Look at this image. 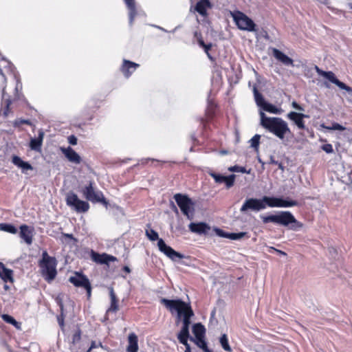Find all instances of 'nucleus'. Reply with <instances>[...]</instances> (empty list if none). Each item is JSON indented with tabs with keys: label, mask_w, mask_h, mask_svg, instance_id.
Wrapping results in <instances>:
<instances>
[{
	"label": "nucleus",
	"mask_w": 352,
	"mask_h": 352,
	"mask_svg": "<svg viewBox=\"0 0 352 352\" xmlns=\"http://www.w3.org/2000/svg\"><path fill=\"white\" fill-rule=\"evenodd\" d=\"M261 136L258 134H256L254 135L251 140H250L251 146L254 148L257 149L259 145V140H260Z\"/></svg>",
	"instance_id": "40"
},
{
	"label": "nucleus",
	"mask_w": 352,
	"mask_h": 352,
	"mask_svg": "<svg viewBox=\"0 0 352 352\" xmlns=\"http://www.w3.org/2000/svg\"><path fill=\"white\" fill-rule=\"evenodd\" d=\"M68 142L72 145H76L77 144V138L74 135H70L68 138Z\"/></svg>",
	"instance_id": "48"
},
{
	"label": "nucleus",
	"mask_w": 352,
	"mask_h": 352,
	"mask_svg": "<svg viewBox=\"0 0 352 352\" xmlns=\"http://www.w3.org/2000/svg\"><path fill=\"white\" fill-rule=\"evenodd\" d=\"M179 333L183 334V335L190 336V334H189V326L183 325L182 328V329H181V331H179Z\"/></svg>",
	"instance_id": "46"
},
{
	"label": "nucleus",
	"mask_w": 352,
	"mask_h": 352,
	"mask_svg": "<svg viewBox=\"0 0 352 352\" xmlns=\"http://www.w3.org/2000/svg\"><path fill=\"white\" fill-rule=\"evenodd\" d=\"M314 69L318 73V75L323 76L324 78L328 79L332 83L336 85L340 89L345 90L349 94L352 95V88L349 86L346 85L344 82L339 80L335 76L334 73L332 72H324L320 69L317 65L314 66Z\"/></svg>",
	"instance_id": "10"
},
{
	"label": "nucleus",
	"mask_w": 352,
	"mask_h": 352,
	"mask_svg": "<svg viewBox=\"0 0 352 352\" xmlns=\"http://www.w3.org/2000/svg\"><path fill=\"white\" fill-rule=\"evenodd\" d=\"M262 201L265 206V208H266L267 206L271 208H288L298 205V202L296 201L285 200L281 198L267 196H264L262 198Z\"/></svg>",
	"instance_id": "9"
},
{
	"label": "nucleus",
	"mask_w": 352,
	"mask_h": 352,
	"mask_svg": "<svg viewBox=\"0 0 352 352\" xmlns=\"http://www.w3.org/2000/svg\"><path fill=\"white\" fill-rule=\"evenodd\" d=\"M261 125L280 140H283L287 134L291 133L287 122L278 117H267L263 111H260Z\"/></svg>",
	"instance_id": "1"
},
{
	"label": "nucleus",
	"mask_w": 352,
	"mask_h": 352,
	"mask_svg": "<svg viewBox=\"0 0 352 352\" xmlns=\"http://www.w3.org/2000/svg\"><path fill=\"white\" fill-rule=\"evenodd\" d=\"M230 15L239 29L248 32L256 31V24L244 13L236 10L231 12Z\"/></svg>",
	"instance_id": "6"
},
{
	"label": "nucleus",
	"mask_w": 352,
	"mask_h": 352,
	"mask_svg": "<svg viewBox=\"0 0 352 352\" xmlns=\"http://www.w3.org/2000/svg\"><path fill=\"white\" fill-rule=\"evenodd\" d=\"M69 281L76 287L85 288L87 291V296L90 297L91 287L86 276L79 272H75L74 276L69 277Z\"/></svg>",
	"instance_id": "11"
},
{
	"label": "nucleus",
	"mask_w": 352,
	"mask_h": 352,
	"mask_svg": "<svg viewBox=\"0 0 352 352\" xmlns=\"http://www.w3.org/2000/svg\"><path fill=\"white\" fill-rule=\"evenodd\" d=\"M321 3H327V0H319Z\"/></svg>",
	"instance_id": "61"
},
{
	"label": "nucleus",
	"mask_w": 352,
	"mask_h": 352,
	"mask_svg": "<svg viewBox=\"0 0 352 352\" xmlns=\"http://www.w3.org/2000/svg\"><path fill=\"white\" fill-rule=\"evenodd\" d=\"M188 228L190 232L198 234H207L210 230V226L204 222L190 223Z\"/></svg>",
	"instance_id": "18"
},
{
	"label": "nucleus",
	"mask_w": 352,
	"mask_h": 352,
	"mask_svg": "<svg viewBox=\"0 0 352 352\" xmlns=\"http://www.w3.org/2000/svg\"><path fill=\"white\" fill-rule=\"evenodd\" d=\"M6 74H12L14 78H16V76L14 71V67L12 63L0 55V74L3 77L4 81L6 80Z\"/></svg>",
	"instance_id": "14"
},
{
	"label": "nucleus",
	"mask_w": 352,
	"mask_h": 352,
	"mask_svg": "<svg viewBox=\"0 0 352 352\" xmlns=\"http://www.w3.org/2000/svg\"><path fill=\"white\" fill-rule=\"evenodd\" d=\"M4 289H5V290H8L10 289V287L8 285H4Z\"/></svg>",
	"instance_id": "59"
},
{
	"label": "nucleus",
	"mask_w": 352,
	"mask_h": 352,
	"mask_svg": "<svg viewBox=\"0 0 352 352\" xmlns=\"http://www.w3.org/2000/svg\"><path fill=\"white\" fill-rule=\"evenodd\" d=\"M228 170L230 172L242 173H247V174H250L251 172V169L247 170L245 167L239 166L237 165L229 167Z\"/></svg>",
	"instance_id": "39"
},
{
	"label": "nucleus",
	"mask_w": 352,
	"mask_h": 352,
	"mask_svg": "<svg viewBox=\"0 0 352 352\" xmlns=\"http://www.w3.org/2000/svg\"><path fill=\"white\" fill-rule=\"evenodd\" d=\"M190 340L194 341L196 344L204 352H213L208 348L207 343L204 340V338H199L194 339L193 338H190Z\"/></svg>",
	"instance_id": "33"
},
{
	"label": "nucleus",
	"mask_w": 352,
	"mask_h": 352,
	"mask_svg": "<svg viewBox=\"0 0 352 352\" xmlns=\"http://www.w3.org/2000/svg\"><path fill=\"white\" fill-rule=\"evenodd\" d=\"M123 270L124 272H126L127 273H129L131 272V270L128 266H124Z\"/></svg>",
	"instance_id": "56"
},
{
	"label": "nucleus",
	"mask_w": 352,
	"mask_h": 352,
	"mask_svg": "<svg viewBox=\"0 0 352 352\" xmlns=\"http://www.w3.org/2000/svg\"><path fill=\"white\" fill-rule=\"evenodd\" d=\"M307 117L308 116L305 114L296 113L294 111H291L287 114V118L294 121L296 126L301 129H304L305 128L303 118Z\"/></svg>",
	"instance_id": "22"
},
{
	"label": "nucleus",
	"mask_w": 352,
	"mask_h": 352,
	"mask_svg": "<svg viewBox=\"0 0 352 352\" xmlns=\"http://www.w3.org/2000/svg\"><path fill=\"white\" fill-rule=\"evenodd\" d=\"M156 28H159L160 30H162V31H164L166 32V30L163 28H161V27H159V26H155Z\"/></svg>",
	"instance_id": "60"
},
{
	"label": "nucleus",
	"mask_w": 352,
	"mask_h": 352,
	"mask_svg": "<svg viewBox=\"0 0 352 352\" xmlns=\"http://www.w3.org/2000/svg\"><path fill=\"white\" fill-rule=\"evenodd\" d=\"M261 218L264 223L272 222L287 227L292 230H297L302 226L289 211H281L276 214L269 216H261Z\"/></svg>",
	"instance_id": "3"
},
{
	"label": "nucleus",
	"mask_w": 352,
	"mask_h": 352,
	"mask_svg": "<svg viewBox=\"0 0 352 352\" xmlns=\"http://www.w3.org/2000/svg\"><path fill=\"white\" fill-rule=\"evenodd\" d=\"M272 54L276 59L287 66H293V60L276 48H272Z\"/></svg>",
	"instance_id": "24"
},
{
	"label": "nucleus",
	"mask_w": 352,
	"mask_h": 352,
	"mask_svg": "<svg viewBox=\"0 0 352 352\" xmlns=\"http://www.w3.org/2000/svg\"><path fill=\"white\" fill-rule=\"evenodd\" d=\"M91 258L94 261L100 264H107L108 265L109 262L115 261L117 258L113 256L107 254H100L98 253L92 252Z\"/></svg>",
	"instance_id": "20"
},
{
	"label": "nucleus",
	"mask_w": 352,
	"mask_h": 352,
	"mask_svg": "<svg viewBox=\"0 0 352 352\" xmlns=\"http://www.w3.org/2000/svg\"><path fill=\"white\" fill-rule=\"evenodd\" d=\"M189 336H190L178 333L177 338L181 344H182L184 345H187L188 339Z\"/></svg>",
	"instance_id": "42"
},
{
	"label": "nucleus",
	"mask_w": 352,
	"mask_h": 352,
	"mask_svg": "<svg viewBox=\"0 0 352 352\" xmlns=\"http://www.w3.org/2000/svg\"><path fill=\"white\" fill-rule=\"evenodd\" d=\"M57 261L55 257L50 256L46 251L42 253V258L39 261L41 274L48 282L52 281L56 274Z\"/></svg>",
	"instance_id": "4"
},
{
	"label": "nucleus",
	"mask_w": 352,
	"mask_h": 352,
	"mask_svg": "<svg viewBox=\"0 0 352 352\" xmlns=\"http://www.w3.org/2000/svg\"><path fill=\"white\" fill-rule=\"evenodd\" d=\"M92 346H91L87 352H89L91 350Z\"/></svg>",
	"instance_id": "64"
},
{
	"label": "nucleus",
	"mask_w": 352,
	"mask_h": 352,
	"mask_svg": "<svg viewBox=\"0 0 352 352\" xmlns=\"http://www.w3.org/2000/svg\"><path fill=\"white\" fill-rule=\"evenodd\" d=\"M0 277L5 283H13V271L6 267L5 265L0 262Z\"/></svg>",
	"instance_id": "26"
},
{
	"label": "nucleus",
	"mask_w": 352,
	"mask_h": 352,
	"mask_svg": "<svg viewBox=\"0 0 352 352\" xmlns=\"http://www.w3.org/2000/svg\"><path fill=\"white\" fill-rule=\"evenodd\" d=\"M65 201L67 205L76 212H86L89 209V203L85 201L80 200L78 195L74 192H69L67 194Z\"/></svg>",
	"instance_id": "7"
},
{
	"label": "nucleus",
	"mask_w": 352,
	"mask_h": 352,
	"mask_svg": "<svg viewBox=\"0 0 352 352\" xmlns=\"http://www.w3.org/2000/svg\"><path fill=\"white\" fill-rule=\"evenodd\" d=\"M206 329L201 323H196L192 327V333L195 336V338H204Z\"/></svg>",
	"instance_id": "31"
},
{
	"label": "nucleus",
	"mask_w": 352,
	"mask_h": 352,
	"mask_svg": "<svg viewBox=\"0 0 352 352\" xmlns=\"http://www.w3.org/2000/svg\"><path fill=\"white\" fill-rule=\"evenodd\" d=\"M174 199L179 207L182 213L186 216L188 219H192L193 217V202L185 195L180 193L175 194Z\"/></svg>",
	"instance_id": "8"
},
{
	"label": "nucleus",
	"mask_w": 352,
	"mask_h": 352,
	"mask_svg": "<svg viewBox=\"0 0 352 352\" xmlns=\"http://www.w3.org/2000/svg\"><path fill=\"white\" fill-rule=\"evenodd\" d=\"M327 129L329 130L344 131L345 127L338 123L334 122L331 126H327Z\"/></svg>",
	"instance_id": "41"
},
{
	"label": "nucleus",
	"mask_w": 352,
	"mask_h": 352,
	"mask_svg": "<svg viewBox=\"0 0 352 352\" xmlns=\"http://www.w3.org/2000/svg\"><path fill=\"white\" fill-rule=\"evenodd\" d=\"M199 45H200V46H201L202 47L206 45V44L204 43V42L202 40H199Z\"/></svg>",
	"instance_id": "57"
},
{
	"label": "nucleus",
	"mask_w": 352,
	"mask_h": 352,
	"mask_svg": "<svg viewBox=\"0 0 352 352\" xmlns=\"http://www.w3.org/2000/svg\"><path fill=\"white\" fill-rule=\"evenodd\" d=\"M184 346H186L185 352H191L190 346L188 344V343L187 344V345H184Z\"/></svg>",
	"instance_id": "54"
},
{
	"label": "nucleus",
	"mask_w": 352,
	"mask_h": 352,
	"mask_svg": "<svg viewBox=\"0 0 352 352\" xmlns=\"http://www.w3.org/2000/svg\"><path fill=\"white\" fill-rule=\"evenodd\" d=\"M146 235L149 240L154 241L157 240L159 250L173 261L182 259L184 257L181 253L176 252L171 247L167 245L162 239H159L158 233L153 229L146 230Z\"/></svg>",
	"instance_id": "5"
},
{
	"label": "nucleus",
	"mask_w": 352,
	"mask_h": 352,
	"mask_svg": "<svg viewBox=\"0 0 352 352\" xmlns=\"http://www.w3.org/2000/svg\"><path fill=\"white\" fill-rule=\"evenodd\" d=\"M274 250H276V251L279 254H280V255H284V256H285V255H286V253H285V252H283V251H281V250H276V249H274Z\"/></svg>",
	"instance_id": "55"
},
{
	"label": "nucleus",
	"mask_w": 352,
	"mask_h": 352,
	"mask_svg": "<svg viewBox=\"0 0 352 352\" xmlns=\"http://www.w3.org/2000/svg\"><path fill=\"white\" fill-rule=\"evenodd\" d=\"M278 166H279V168L283 169V166H282L281 164H279Z\"/></svg>",
	"instance_id": "63"
},
{
	"label": "nucleus",
	"mask_w": 352,
	"mask_h": 352,
	"mask_svg": "<svg viewBox=\"0 0 352 352\" xmlns=\"http://www.w3.org/2000/svg\"><path fill=\"white\" fill-rule=\"evenodd\" d=\"M210 6L208 0H200L195 6V10L202 16H205L207 13V8Z\"/></svg>",
	"instance_id": "29"
},
{
	"label": "nucleus",
	"mask_w": 352,
	"mask_h": 352,
	"mask_svg": "<svg viewBox=\"0 0 352 352\" xmlns=\"http://www.w3.org/2000/svg\"><path fill=\"white\" fill-rule=\"evenodd\" d=\"M0 230L11 234L17 232V229L13 225L8 223H0Z\"/></svg>",
	"instance_id": "37"
},
{
	"label": "nucleus",
	"mask_w": 352,
	"mask_h": 352,
	"mask_svg": "<svg viewBox=\"0 0 352 352\" xmlns=\"http://www.w3.org/2000/svg\"><path fill=\"white\" fill-rule=\"evenodd\" d=\"M261 108L263 109V110L271 113L277 114L280 113V111L277 107L267 102H265V104H263Z\"/></svg>",
	"instance_id": "35"
},
{
	"label": "nucleus",
	"mask_w": 352,
	"mask_h": 352,
	"mask_svg": "<svg viewBox=\"0 0 352 352\" xmlns=\"http://www.w3.org/2000/svg\"><path fill=\"white\" fill-rule=\"evenodd\" d=\"M348 6L351 9H352V3H349Z\"/></svg>",
	"instance_id": "62"
},
{
	"label": "nucleus",
	"mask_w": 352,
	"mask_h": 352,
	"mask_svg": "<svg viewBox=\"0 0 352 352\" xmlns=\"http://www.w3.org/2000/svg\"><path fill=\"white\" fill-rule=\"evenodd\" d=\"M212 47V45L211 44H208V45H205L203 47L204 49V51L207 54V56H208L209 58L212 59V57L210 56V54H209V50H210Z\"/></svg>",
	"instance_id": "49"
},
{
	"label": "nucleus",
	"mask_w": 352,
	"mask_h": 352,
	"mask_svg": "<svg viewBox=\"0 0 352 352\" xmlns=\"http://www.w3.org/2000/svg\"><path fill=\"white\" fill-rule=\"evenodd\" d=\"M44 132L42 129L38 131V137L31 138L30 142V148L31 150L34 151L36 152H41L43 141L44 138Z\"/></svg>",
	"instance_id": "19"
},
{
	"label": "nucleus",
	"mask_w": 352,
	"mask_h": 352,
	"mask_svg": "<svg viewBox=\"0 0 352 352\" xmlns=\"http://www.w3.org/2000/svg\"><path fill=\"white\" fill-rule=\"evenodd\" d=\"M32 232L33 228H30L27 225L24 224L20 226V236L28 245L32 243Z\"/></svg>",
	"instance_id": "25"
},
{
	"label": "nucleus",
	"mask_w": 352,
	"mask_h": 352,
	"mask_svg": "<svg viewBox=\"0 0 352 352\" xmlns=\"http://www.w3.org/2000/svg\"><path fill=\"white\" fill-rule=\"evenodd\" d=\"M111 306L108 309L107 312H116L118 310V300L113 288L110 289Z\"/></svg>",
	"instance_id": "32"
},
{
	"label": "nucleus",
	"mask_w": 352,
	"mask_h": 352,
	"mask_svg": "<svg viewBox=\"0 0 352 352\" xmlns=\"http://www.w3.org/2000/svg\"><path fill=\"white\" fill-rule=\"evenodd\" d=\"M100 200L98 201V203H102L106 208L108 207V201L106 200V199L104 197L103 194L101 196V198L99 199Z\"/></svg>",
	"instance_id": "51"
},
{
	"label": "nucleus",
	"mask_w": 352,
	"mask_h": 352,
	"mask_svg": "<svg viewBox=\"0 0 352 352\" xmlns=\"http://www.w3.org/2000/svg\"><path fill=\"white\" fill-rule=\"evenodd\" d=\"M140 66L139 64L124 59L121 71L126 78H129Z\"/></svg>",
	"instance_id": "17"
},
{
	"label": "nucleus",
	"mask_w": 352,
	"mask_h": 352,
	"mask_svg": "<svg viewBox=\"0 0 352 352\" xmlns=\"http://www.w3.org/2000/svg\"><path fill=\"white\" fill-rule=\"evenodd\" d=\"M263 209H265V206L262 201V199L250 198L245 201L240 208V212H245L248 210L260 211Z\"/></svg>",
	"instance_id": "13"
},
{
	"label": "nucleus",
	"mask_w": 352,
	"mask_h": 352,
	"mask_svg": "<svg viewBox=\"0 0 352 352\" xmlns=\"http://www.w3.org/2000/svg\"><path fill=\"white\" fill-rule=\"evenodd\" d=\"M80 340V331H78L73 336L72 342L75 343Z\"/></svg>",
	"instance_id": "47"
},
{
	"label": "nucleus",
	"mask_w": 352,
	"mask_h": 352,
	"mask_svg": "<svg viewBox=\"0 0 352 352\" xmlns=\"http://www.w3.org/2000/svg\"><path fill=\"white\" fill-rule=\"evenodd\" d=\"M209 175L214 179L215 182L221 184L224 182L227 188H231L234 183L235 175H230L229 176H223L217 174L214 172H210Z\"/></svg>",
	"instance_id": "15"
},
{
	"label": "nucleus",
	"mask_w": 352,
	"mask_h": 352,
	"mask_svg": "<svg viewBox=\"0 0 352 352\" xmlns=\"http://www.w3.org/2000/svg\"><path fill=\"white\" fill-rule=\"evenodd\" d=\"M19 123L20 124H28V125L32 124L31 122L29 120H23V119L20 120Z\"/></svg>",
	"instance_id": "53"
},
{
	"label": "nucleus",
	"mask_w": 352,
	"mask_h": 352,
	"mask_svg": "<svg viewBox=\"0 0 352 352\" xmlns=\"http://www.w3.org/2000/svg\"><path fill=\"white\" fill-rule=\"evenodd\" d=\"M129 10V22L130 25H133L135 17L138 15V11L136 8L135 0H124Z\"/></svg>",
	"instance_id": "23"
},
{
	"label": "nucleus",
	"mask_w": 352,
	"mask_h": 352,
	"mask_svg": "<svg viewBox=\"0 0 352 352\" xmlns=\"http://www.w3.org/2000/svg\"><path fill=\"white\" fill-rule=\"evenodd\" d=\"M21 85L20 82L19 81V80H16V87L14 89V97L15 98L18 97V91H19V89H21Z\"/></svg>",
	"instance_id": "50"
},
{
	"label": "nucleus",
	"mask_w": 352,
	"mask_h": 352,
	"mask_svg": "<svg viewBox=\"0 0 352 352\" xmlns=\"http://www.w3.org/2000/svg\"><path fill=\"white\" fill-rule=\"evenodd\" d=\"M173 208H174V211L176 212V213H178V210L177 208V207L173 204Z\"/></svg>",
	"instance_id": "58"
},
{
	"label": "nucleus",
	"mask_w": 352,
	"mask_h": 352,
	"mask_svg": "<svg viewBox=\"0 0 352 352\" xmlns=\"http://www.w3.org/2000/svg\"><path fill=\"white\" fill-rule=\"evenodd\" d=\"M12 101L9 96H7L6 93V87H4L2 89V105H4L3 109H2V113L4 116H8L9 112V107L11 104Z\"/></svg>",
	"instance_id": "28"
},
{
	"label": "nucleus",
	"mask_w": 352,
	"mask_h": 352,
	"mask_svg": "<svg viewBox=\"0 0 352 352\" xmlns=\"http://www.w3.org/2000/svg\"><path fill=\"white\" fill-rule=\"evenodd\" d=\"M253 92L256 104L261 107L265 102L263 96L258 92L257 88L255 86L253 88Z\"/></svg>",
	"instance_id": "34"
},
{
	"label": "nucleus",
	"mask_w": 352,
	"mask_h": 352,
	"mask_svg": "<svg viewBox=\"0 0 352 352\" xmlns=\"http://www.w3.org/2000/svg\"><path fill=\"white\" fill-rule=\"evenodd\" d=\"M161 303L169 309L171 313L177 312V324L179 323L183 317V325L190 326V318L194 315V313L189 305L179 299L168 300L166 298H162Z\"/></svg>",
	"instance_id": "2"
},
{
	"label": "nucleus",
	"mask_w": 352,
	"mask_h": 352,
	"mask_svg": "<svg viewBox=\"0 0 352 352\" xmlns=\"http://www.w3.org/2000/svg\"><path fill=\"white\" fill-rule=\"evenodd\" d=\"M64 319H65L64 312H60V314L57 316V320H58L59 326L62 329L64 327Z\"/></svg>",
	"instance_id": "44"
},
{
	"label": "nucleus",
	"mask_w": 352,
	"mask_h": 352,
	"mask_svg": "<svg viewBox=\"0 0 352 352\" xmlns=\"http://www.w3.org/2000/svg\"><path fill=\"white\" fill-rule=\"evenodd\" d=\"M56 302L57 305L60 307V312H64V305H63V298L60 295L56 298Z\"/></svg>",
	"instance_id": "43"
},
{
	"label": "nucleus",
	"mask_w": 352,
	"mask_h": 352,
	"mask_svg": "<svg viewBox=\"0 0 352 352\" xmlns=\"http://www.w3.org/2000/svg\"><path fill=\"white\" fill-rule=\"evenodd\" d=\"M12 162L14 165L21 168L23 173H27L28 170H33V166L29 162L23 161L17 155L12 156Z\"/></svg>",
	"instance_id": "21"
},
{
	"label": "nucleus",
	"mask_w": 352,
	"mask_h": 352,
	"mask_svg": "<svg viewBox=\"0 0 352 352\" xmlns=\"http://www.w3.org/2000/svg\"><path fill=\"white\" fill-rule=\"evenodd\" d=\"M129 345L127 346V352H138V337L135 333H131L128 338Z\"/></svg>",
	"instance_id": "27"
},
{
	"label": "nucleus",
	"mask_w": 352,
	"mask_h": 352,
	"mask_svg": "<svg viewBox=\"0 0 352 352\" xmlns=\"http://www.w3.org/2000/svg\"><path fill=\"white\" fill-rule=\"evenodd\" d=\"M322 148L324 151H325L327 153H331L333 151V146L330 144H324L322 146Z\"/></svg>",
	"instance_id": "45"
},
{
	"label": "nucleus",
	"mask_w": 352,
	"mask_h": 352,
	"mask_svg": "<svg viewBox=\"0 0 352 352\" xmlns=\"http://www.w3.org/2000/svg\"><path fill=\"white\" fill-rule=\"evenodd\" d=\"M1 318L6 322L12 324L16 329H20V324L12 316L8 314H3Z\"/></svg>",
	"instance_id": "36"
},
{
	"label": "nucleus",
	"mask_w": 352,
	"mask_h": 352,
	"mask_svg": "<svg viewBox=\"0 0 352 352\" xmlns=\"http://www.w3.org/2000/svg\"><path fill=\"white\" fill-rule=\"evenodd\" d=\"M82 193L86 199L93 203H98L102 195L101 191L95 189L91 182H89L88 186L82 188Z\"/></svg>",
	"instance_id": "12"
},
{
	"label": "nucleus",
	"mask_w": 352,
	"mask_h": 352,
	"mask_svg": "<svg viewBox=\"0 0 352 352\" xmlns=\"http://www.w3.org/2000/svg\"><path fill=\"white\" fill-rule=\"evenodd\" d=\"M217 232L219 236H223V237H226V238H228V239H230L232 240H239V239H242L243 236H245V235H247V234H248L245 232H238V233H225L221 230H217Z\"/></svg>",
	"instance_id": "30"
},
{
	"label": "nucleus",
	"mask_w": 352,
	"mask_h": 352,
	"mask_svg": "<svg viewBox=\"0 0 352 352\" xmlns=\"http://www.w3.org/2000/svg\"><path fill=\"white\" fill-rule=\"evenodd\" d=\"M219 342L222 348L226 351H231V347L228 343V339L226 334H223L219 339Z\"/></svg>",
	"instance_id": "38"
},
{
	"label": "nucleus",
	"mask_w": 352,
	"mask_h": 352,
	"mask_svg": "<svg viewBox=\"0 0 352 352\" xmlns=\"http://www.w3.org/2000/svg\"><path fill=\"white\" fill-rule=\"evenodd\" d=\"M292 107L299 111H304V109L298 104L296 101H293L292 103Z\"/></svg>",
	"instance_id": "52"
},
{
	"label": "nucleus",
	"mask_w": 352,
	"mask_h": 352,
	"mask_svg": "<svg viewBox=\"0 0 352 352\" xmlns=\"http://www.w3.org/2000/svg\"><path fill=\"white\" fill-rule=\"evenodd\" d=\"M60 151L69 162L76 164H79L81 162L80 156L72 147H60Z\"/></svg>",
	"instance_id": "16"
}]
</instances>
